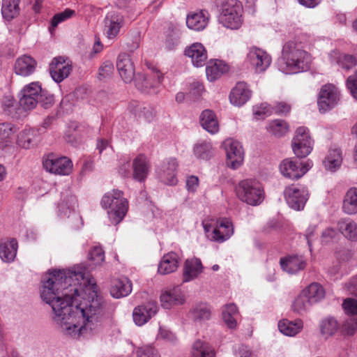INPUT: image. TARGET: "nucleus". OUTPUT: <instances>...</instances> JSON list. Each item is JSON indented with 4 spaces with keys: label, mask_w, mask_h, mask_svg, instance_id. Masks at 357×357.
Instances as JSON below:
<instances>
[{
    "label": "nucleus",
    "mask_w": 357,
    "mask_h": 357,
    "mask_svg": "<svg viewBox=\"0 0 357 357\" xmlns=\"http://www.w3.org/2000/svg\"><path fill=\"white\" fill-rule=\"evenodd\" d=\"M185 55L191 59L192 64L196 67L204 66L207 60V52L200 43H193L186 48Z\"/></svg>",
    "instance_id": "23"
},
{
    "label": "nucleus",
    "mask_w": 357,
    "mask_h": 357,
    "mask_svg": "<svg viewBox=\"0 0 357 357\" xmlns=\"http://www.w3.org/2000/svg\"><path fill=\"white\" fill-rule=\"evenodd\" d=\"M199 185V178L196 176H190L187 178L186 188L189 192H195Z\"/></svg>",
    "instance_id": "62"
},
{
    "label": "nucleus",
    "mask_w": 357,
    "mask_h": 357,
    "mask_svg": "<svg viewBox=\"0 0 357 357\" xmlns=\"http://www.w3.org/2000/svg\"><path fill=\"white\" fill-rule=\"evenodd\" d=\"M18 243L16 239L11 238L0 243V255L2 261H13L17 251Z\"/></svg>",
    "instance_id": "34"
},
{
    "label": "nucleus",
    "mask_w": 357,
    "mask_h": 357,
    "mask_svg": "<svg viewBox=\"0 0 357 357\" xmlns=\"http://www.w3.org/2000/svg\"><path fill=\"white\" fill-rule=\"evenodd\" d=\"M252 91L245 82H238L230 91V102L237 107L244 105L252 97Z\"/></svg>",
    "instance_id": "17"
},
{
    "label": "nucleus",
    "mask_w": 357,
    "mask_h": 357,
    "mask_svg": "<svg viewBox=\"0 0 357 357\" xmlns=\"http://www.w3.org/2000/svg\"><path fill=\"white\" fill-rule=\"evenodd\" d=\"M38 103L40 104L45 109L49 108L54 103V97L52 95L47 94L46 91L42 90Z\"/></svg>",
    "instance_id": "57"
},
{
    "label": "nucleus",
    "mask_w": 357,
    "mask_h": 357,
    "mask_svg": "<svg viewBox=\"0 0 357 357\" xmlns=\"http://www.w3.org/2000/svg\"><path fill=\"white\" fill-rule=\"evenodd\" d=\"M253 112L256 119H263L272 113V108L268 104L264 102L255 106Z\"/></svg>",
    "instance_id": "52"
},
{
    "label": "nucleus",
    "mask_w": 357,
    "mask_h": 357,
    "mask_svg": "<svg viewBox=\"0 0 357 357\" xmlns=\"http://www.w3.org/2000/svg\"><path fill=\"white\" fill-rule=\"evenodd\" d=\"M288 125L283 120H274L269 123V132L276 137H282L288 131Z\"/></svg>",
    "instance_id": "48"
},
{
    "label": "nucleus",
    "mask_w": 357,
    "mask_h": 357,
    "mask_svg": "<svg viewBox=\"0 0 357 357\" xmlns=\"http://www.w3.org/2000/svg\"><path fill=\"white\" fill-rule=\"evenodd\" d=\"M40 296L52 307L61 332L75 339L96 333L113 312L82 266L50 271L43 280Z\"/></svg>",
    "instance_id": "1"
},
{
    "label": "nucleus",
    "mask_w": 357,
    "mask_h": 357,
    "mask_svg": "<svg viewBox=\"0 0 357 357\" xmlns=\"http://www.w3.org/2000/svg\"><path fill=\"white\" fill-rule=\"evenodd\" d=\"M347 86L350 90L354 98L357 100V72L355 75L348 77Z\"/></svg>",
    "instance_id": "59"
},
{
    "label": "nucleus",
    "mask_w": 357,
    "mask_h": 357,
    "mask_svg": "<svg viewBox=\"0 0 357 357\" xmlns=\"http://www.w3.org/2000/svg\"><path fill=\"white\" fill-rule=\"evenodd\" d=\"M148 72L146 75L138 73L135 78L137 88L144 93H156L164 79L163 73L153 63L146 62Z\"/></svg>",
    "instance_id": "6"
},
{
    "label": "nucleus",
    "mask_w": 357,
    "mask_h": 357,
    "mask_svg": "<svg viewBox=\"0 0 357 357\" xmlns=\"http://www.w3.org/2000/svg\"><path fill=\"white\" fill-rule=\"evenodd\" d=\"M190 317L195 321H205L211 318V307L206 303H197L190 310Z\"/></svg>",
    "instance_id": "37"
},
{
    "label": "nucleus",
    "mask_w": 357,
    "mask_h": 357,
    "mask_svg": "<svg viewBox=\"0 0 357 357\" xmlns=\"http://www.w3.org/2000/svg\"><path fill=\"white\" fill-rule=\"evenodd\" d=\"M75 14V10L66 8L64 11L54 15L51 20V26L55 28L62 22L70 18Z\"/></svg>",
    "instance_id": "51"
},
{
    "label": "nucleus",
    "mask_w": 357,
    "mask_h": 357,
    "mask_svg": "<svg viewBox=\"0 0 357 357\" xmlns=\"http://www.w3.org/2000/svg\"><path fill=\"white\" fill-rule=\"evenodd\" d=\"M42 92L41 86L36 82L26 85L22 90L20 105L25 110H31L36 107Z\"/></svg>",
    "instance_id": "15"
},
{
    "label": "nucleus",
    "mask_w": 357,
    "mask_h": 357,
    "mask_svg": "<svg viewBox=\"0 0 357 357\" xmlns=\"http://www.w3.org/2000/svg\"><path fill=\"white\" fill-rule=\"evenodd\" d=\"M207 237L213 241L222 243L229 238L234 233L231 222L227 218L217 221L215 225L203 223Z\"/></svg>",
    "instance_id": "7"
},
{
    "label": "nucleus",
    "mask_w": 357,
    "mask_h": 357,
    "mask_svg": "<svg viewBox=\"0 0 357 357\" xmlns=\"http://www.w3.org/2000/svg\"><path fill=\"white\" fill-rule=\"evenodd\" d=\"M284 196L289 207L296 211H301L304 208L308 200L309 193L305 187L291 185L284 189Z\"/></svg>",
    "instance_id": "10"
},
{
    "label": "nucleus",
    "mask_w": 357,
    "mask_h": 357,
    "mask_svg": "<svg viewBox=\"0 0 357 357\" xmlns=\"http://www.w3.org/2000/svg\"><path fill=\"white\" fill-rule=\"evenodd\" d=\"M313 140L309 130L305 127H299L292 140V149L294 154L300 158H305L312 151Z\"/></svg>",
    "instance_id": "8"
},
{
    "label": "nucleus",
    "mask_w": 357,
    "mask_h": 357,
    "mask_svg": "<svg viewBox=\"0 0 357 357\" xmlns=\"http://www.w3.org/2000/svg\"><path fill=\"white\" fill-rule=\"evenodd\" d=\"M36 132L31 128H25L21 131L17 139V144L23 149H30L34 146Z\"/></svg>",
    "instance_id": "43"
},
{
    "label": "nucleus",
    "mask_w": 357,
    "mask_h": 357,
    "mask_svg": "<svg viewBox=\"0 0 357 357\" xmlns=\"http://www.w3.org/2000/svg\"><path fill=\"white\" fill-rule=\"evenodd\" d=\"M77 199L70 192L66 191L61 193V198L58 204L60 215H67L71 211H75L77 206Z\"/></svg>",
    "instance_id": "36"
},
{
    "label": "nucleus",
    "mask_w": 357,
    "mask_h": 357,
    "mask_svg": "<svg viewBox=\"0 0 357 357\" xmlns=\"http://www.w3.org/2000/svg\"><path fill=\"white\" fill-rule=\"evenodd\" d=\"M100 204L103 208L107 210L109 219L114 225L123 220L128 210V202L123 197V192L119 190L105 193Z\"/></svg>",
    "instance_id": "3"
},
{
    "label": "nucleus",
    "mask_w": 357,
    "mask_h": 357,
    "mask_svg": "<svg viewBox=\"0 0 357 357\" xmlns=\"http://www.w3.org/2000/svg\"><path fill=\"white\" fill-rule=\"evenodd\" d=\"M133 179L144 182L147 178L151 169V164L144 154H139L132 161Z\"/></svg>",
    "instance_id": "20"
},
{
    "label": "nucleus",
    "mask_w": 357,
    "mask_h": 357,
    "mask_svg": "<svg viewBox=\"0 0 357 357\" xmlns=\"http://www.w3.org/2000/svg\"><path fill=\"white\" fill-rule=\"evenodd\" d=\"M158 309V305L155 301H149L135 307L132 312L134 322L137 326L144 325L157 313Z\"/></svg>",
    "instance_id": "19"
},
{
    "label": "nucleus",
    "mask_w": 357,
    "mask_h": 357,
    "mask_svg": "<svg viewBox=\"0 0 357 357\" xmlns=\"http://www.w3.org/2000/svg\"><path fill=\"white\" fill-rule=\"evenodd\" d=\"M72 70L70 61L62 56L55 57L50 66V73L52 79L60 83L68 77Z\"/></svg>",
    "instance_id": "16"
},
{
    "label": "nucleus",
    "mask_w": 357,
    "mask_h": 357,
    "mask_svg": "<svg viewBox=\"0 0 357 357\" xmlns=\"http://www.w3.org/2000/svg\"><path fill=\"white\" fill-rule=\"evenodd\" d=\"M208 22V13L206 10L191 13L188 15L186 24L190 29L202 31L207 25Z\"/></svg>",
    "instance_id": "27"
},
{
    "label": "nucleus",
    "mask_w": 357,
    "mask_h": 357,
    "mask_svg": "<svg viewBox=\"0 0 357 357\" xmlns=\"http://www.w3.org/2000/svg\"><path fill=\"white\" fill-rule=\"evenodd\" d=\"M337 63L342 68L349 70L356 66V60L352 55L344 54L342 56H339V59Z\"/></svg>",
    "instance_id": "54"
},
{
    "label": "nucleus",
    "mask_w": 357,
    "mask_h": 357,
    "mask_svg": "<svg viewBox=\"0 0 357 357\" xmlns=\"http://www.w3.org/2000/svg\"><path fill=\"white\" fill-rule=\"evenodd\" d=\"M312 56L304 50L301 41L294 38L283 45L282 56L278 60V69L285 74L307 71L311 66Z\"/></svg>",
    "instance_id": "2"
},
{
    "label": "nucleus",
    "mask_w": 357,
    "mask_h": 357,
    "mask_svg": "<svg viewBox=\"0 0 357 357\" xmlns=\"http://www.w3.org/2000/svg\"><path fill=\"white\" fill-rule=\"evenodd\" d=\"M302 291L312 305L320 302L326 294L324 287L317 282L311 283Z\"/></svg>",
    "instance_id": "35"
},
{
    "label": "nucleus",
    "mask_w": 357,
    "mask_h": 357,
    "mask_svg": "<svg viewBox=\"0 0 357 357\" xmlns=\"http://www.w3.org/2000/svg\"><path fill=\"white\" fill-rule=\"evenodd\" d=\"M160 302L163 307L169 309L174 305H182L185 302V296L178 287L165 290L160 295Z\"/></svg>",
    "instance_id": "22"
},
{
    "label": "nucleus",
    "mask_w": 357,
    "mask_h": 357,
    "mask_svg": "<svg viewBox=\"0 0 357 357\" xmlns=\"http://www.w3.org/2000/svg\"><path fill=\"white\" fill-rule=\"evenodd\" d=\"M275 112L278 114H287L291 109V106L284 102H278L277 105L273 108Z\"/></svg>",
    "instance_id": "64"
},
{
    "label": "nucleus",
    "mask_w": 357,
    "mask_h": 357,
    "mask_svg": "<svg viewBox=\"0 0 357 357\" xmlns=\"http://www.w3.org/2000/svg\"><path fill=\"white\" fill-rule=\"evenodd\" d=\"M337 229L351 241H357V224L350 218H342L337 222Z\"/></svg>",
    "instance_id": "31"
},
{
    "label": "nucleus",
    "mask_w": 357,
    "mask_h": 357,
    "mask_svg": "<svg viewBox=\"0 0 357 357\" xmlns=\"http://www.w3.org/2000/svg\"><path fill=\"white\" fill-rule=\"evenodd\" d=\"M116 68L121 77L126 83H130L133 79L135 68L128 54L121 53L118 56Z\"/></svg>",
    "instance_id": "21"
},
{
    "label": "nucleus",
    "mask_w": 357,
    "mask_h": 357,
    "mask_svg": "<svg viewBox=\"0 0 357 357\" xmlns=\"http://www.w3.org/2000/svg\"><path fill=\"white\" fill-rule=\"evenodd\" d=\"M236 191L240 200L251 206L259 205L264 199V189L261 183L256 180L241 181Z\"/></svg>",
    "instance_id": "5"
},
{
    "label": "nucleus",
    "mask_w": 357,
    "mask_h": 357,
    "mask_svg": "<svg viewBox=\"0 0 357 357\" xmlns=\"http://www.w3.org/2000/svg\"><path fill=\"white\" fill-rule=\"evenodd\" d=\"M194 153L197 158L208 160L213 155L212 144L209 142H202L194 147Z\"/></svg>",
    "instance_id": "46"
},
{
    "label": "nucleus",
    "mask_w": 357,
    "mask_h": 357,
    "mask_svg": "<svg viewBox=\"0 0 357 357\" xmlns=\"http://www.w3.org/2000/svg\"><path fill=\"white\" fill-rule=\"evenodd\" d=\"M130 167V159L128 158L121 159L119 173L123 177H129L131 175Z\"/></svg>",
    "instance_id": "58"
},
{
    "label": "nucleus",
    "mask_w": 357,
    "mask_h": 357,
    "mask_svg": "<svg viewBox=\"0 0 357 357\" xmlns=\"http://www.w3.org/2000/svg\"><path fill=\"white\" fill-rule=\"evenodd\" d=\"M177 167L178 162L175 158L164 160L158 171L161 181L168 185H176L177 183Z\"/></svg>",
    "instance_id": "18"
},
{
    "label": "nucleus",
    "mask_w": 357,
    "mask_h": 357,
    "mask_svg": "<svg viewBox=\"0 0 357 357\" xmlns=\"http://www.w3.org/2000/svg\"><path fill=\"white\" fill-rule=\"evenodd\" d=\"M136 112H139V116H143L146 120L150 121L153 118V112L150 107H142L140 105H137V110Z\"/></svg>",
    "instance_id": "61"
},
{
    "label": "nucleus",
    "mask_w": 357,
    "mask_h": 357,
    "mask_svg": "<svg viewBox=\"0 0 357 357\" xmlns=\"http://www.w3.org/2000/svg\"><path fill=\"white\" fill-rule=\"evenodd\" d=\"M180 36L176 30L172 29L171 33L168 35L166 40V45L169 49H172L177 45L179 42Z\"/></svg>",
    "instance_id": "60"
},
{
    "label": "nucleus",
    "mask_w": 357,
    "mask_h": 357,
    "mask_svg": "<svg viewBox=\"0 0 357 357\" xmlns=\"http://www.w3.org/2000/svg\"><path fill=\"white\" fill-rule=\"evenodd\" d=\"M339 100V92L337 89L331 84H328L321 88L319 98L318 106L319 111L326 112L334 107Z\"/></svg>",
    "instance_id": "13"
},
{
    "label": "nucleus",
    "mask_w": 357,
    "mask_h": 357,
    "mask_svg": "<svg viewBox=\"0 0 357 357\" xmlns=\"http://www.w3.org/2000/svg\"><path fill=\"white\" fill-rule=\"evenodd\" d=\"M228 69V66L222 61L211 60L208 63L206 68L207 79L210 82H213L227 72Z\"/></svg>",
    "instance_id": "30"
},
{
    "label": "nucleus",
    "mask_w": 357,
    "mask_h": 357,
    "mask_svg": "<svg viewBox=\"0 0 357 357\" xmlns=\"http://www.w3.org/2000/svg\"><path fill=\"white\" fill-rule=\"evenodd\" d=\"M17 130V128L10 123L5 122L0 123V139L6 142L7 146L8 143L12 142Z\"/></svg>",
    "instance_id": "45"
},
{
    "label": "nucleus",
    "mask_w": 357,
    "mask_h": 357,
    "mask_svg": "<svg viewBox=\"0 0 357 357\" xmlns=\"http://www.w3.org/2000/svg\"><path fill=\"white\" fill-rule=\"evenodd\" d=\"M43 167L49 172L59 175H68L73 169V162L67 157H58L54 153L43 158Z\"/></svg>",
    "instance_id": "9"
},
{
    "label": "nucleus",
    "mask_w": 357,
    "mask_h": 357,
    "mask_svg": "<svg viewBox=\"0 0 357 357\" xmlns=\"http://www.w3.org/2000/svg\"><path fill=\"white\" fill-rule=\"evenodd\" d=\"M222 319L227 326L231 329L237 326V317L239 312L234 303H229L223 307L222 311Z\"/></svg>",
    "instance_id": "38"
},
{
    "label": "nucleus",
    "mask_w": 357,
    "mask_h": 357,
    "mask_svg": "<svg viewBox=\"0 0 357 357\" xmlns=\"http://www.w3.org/2000/svg\"><path fill=\"white\" fill-rule=\"evenodd\" d=\"M200 123L202 128L211 134L219 130V124L215 113L210 110L203 111L200 115Z\"/></svg>",
    "instance_id": "33"
},
{
    "label": "nucleus",
    "mask_w": 357,
    "mask_h": 357,
    "mask_svg": "<svg viewBox=\"0 0 357 357\" xmlns=\"http://www.w3.org/2000/svg\"><path fill=\"white\" fill-rule=\"evenodd\" d=\"M89 259L94 265H100L105 260V252L100 246H94L89 252Z\"/></svg>",
    "instance_id": "50"
},
{
    "label": "nucleus",
    "mask_w": 357,
    "mask_h": 357,
    "mask_svg": "<svg viewBox=\"0 0 357 357\" xmlns=\"http://www.w3.org/2000/svg\"><path fill=\"white\" fill-rule=\"evenodd\" d=\"M114 69V65L111 61H105L99 68V78L101 79L110 77Z\"/></svg>",
    "instance_id": "55"
},
{
    "label": "nucleus",
    "mask_w": 357,
    "mask_h": 357,
    "mask_svg": "<svg viewBox=\"0 0 357 357\" xmlns=\"http://www.w3.org/2000/svg\"><path fill=\"white\" fill-rule=\"evenodd\" d=\"M123 24L124 20L122 16L112 15L110 18L107 16L105 22L107 36L110 39L115 38Z\"/></svg>",
    "instance_id": "40"
},
{
    "label": "nucleus",
    "mask_w": 357,
    "mask_h": 357,
    "mask_svg": "<svg viewBox=\"0 0 357 357\" xmlns=\"http://www.w3.org/2000/svg\"><path fill=\"white\" fill-rule=\"evenodd\" d=\"M281 268L286 272L294 274L303 270L306 266V261L302 256L293 255L285 258H281Z\"/></svg>",
    "instance_id": "26"
},
{
    "label": "nucleus",
    "mask_w": 357,
    "mask_h": 357,
    "mask_svg": "<svg viewBox=\"0 0 357 357\" xmlns=\"http://www.w3.org/2000/svg\"><path fill=\"white\" fill-rule=\"evenodd\" d=\"M202 271L203 266L199 259H188L183 266V282H188L196 279Z\"/></svg>",
    "instance_id": "24"
},
{
    "label": "nucleus",
    "mask_w": 357,
    "mask_h": 357,
    "mask_svg": "<svg viewBox=\"0 0 357 357\" xmlns=\"http://www.w3.org/2000/svg\"><path fill=\"white\" fill-rule=\"evenodd\" d=\"M193 357H215L214 350L208 344L197 340L192 349Z\"/></svg>",
    "instance_id": "44"
},
{
    "label": "nucleus",
    "mask_w": 357,
    "mask_h": 357,
    "mask_svg": "<svg viewBox=\"0 0 357 357\" xmlns=\"http://www.w3.org/2000/svg\"><path fill=\"white\" fill-rule=\"evenodd\" d=\"M338 328L337 321L334 318H328L321 324V332L323 335L330 336L333 335Z\"/></svg>",
    "instance_id": "49"
},
{
    "label": "nucleus",
    "mask_w": 357,
    "mask_h": 357,
    "mask_svg": "<svg viewBox=\"0 0 357 357\" xmlns=\"http://www.w3.org/2000/svg\"><path fill=\"white\" fill-rule=\"evenodd\" d=\"M136 354L137 357H159L158 351L151 345L138 348Z\"/></svg>",
    "instance_id": "53"
},
{
    "label": "nucleus",
    "mask_w": 357,
    "mask_h": 357,
    "mask_svg": "<svg viewBox=\"0 0 357 357\" xmlns=\"http://www.w3.org/2000/svg\"><path fill=\"white\" fill-rule=\"evenodd\" d=\"M247 61L256 73L264 72L271 63V56L264 50L251 47L247 54Z\"/></svg>",
    "instance_id": "12"
},
{
    "label": "nucleus",
    "mask_w": 357,
    "mask_h": 357,
    "mask_svg": "<svg viewBox=\"0 0 357 357\" xmlns=\"http://www.w3.org/2000/svg\"><path fill=\"white\" fill-rule=\"evenodd\" d=\"M131 291L132 283L127 278L114 280L110 287V294L116 298L127 296Z\"/></svg>",
    "instance_id": "29"
},
{
    "label": "nucleus",
    "mask_w": 357,
    "mask_h": 357,
    "mask_svg": "<svg viewBox=\"0 0 357 357\" xmlns=\"http://www.w3.org/2000/svg\"><path fill=\"white\" fill-rule=\"evenodd\" d=\"M343 211L349 215L357 213V188H349L343 200Z\"/></svg>",
    "instance_id": "39"
},
{
    "label": "nucleus",
    "mask_w": 357,
    "mask_h": 357,
    "mask_svg": "<svg viewBox=\"0 0 357 357\" xmlns=\"http://www.w3.org/2000/svg\"><path fill=\"white\" fill-rule=\"evenodd\" d=\"M204 91V85L200 82L195 81L190 84V92L195 97H199Z\"/></svg>",
    "instance_id": "63"
},
{
    "label": "nucleus",
    "mask_w": 357,
    "mask_h": 357,
    "mask_svg": "<svg viewBox=\"0 0 357 357\" xmlns=\"http://www.w3.org/2000/svg\"><path fill=\"white\" fill-rule=\"evenodd\" d=\"M180 264V257L174 252L165 254L161 259L158 272L161 275H167L176 271Z\"/></svg>",
    "instance_id": "25"
},
{
    "label": "nucleus",
    "mask_w": 357,
    "mask_h": 357,
    "mask_svg": "<svg viewBox=\"0 0 357 357\" xmlns=\"http://www.w3.org/2000/svg\"><path fill=\"white\" fill-rule=\"evenodd\" d=\"M158 339H162L171 343H174L176 341V335L172 331L162 327L159 328Z\"/></svg>",
    "instance_id": "56"
},
{
    "label": "nucleus",
    "mask_w": 357,
    "mask_h": 357,
    "mask_svg": "<svg viewBox=\"0 0 357 357\" xmlns=\"http://www.w3.org/2000/svg\"><path fill=\"white\" fill-rule=\"evenodd\" d=\"M311 166L308 162L303 164L296 160L285 159L281 162L280 169L285 177L298 179L310 169Z\"/></svg>",
    "instance_id": "14"
},
{
    "label": "nucleus",
    "mask_w": 357,
    "mask_h": 357,
    "mask_svg": "<svg viewBox=\"0 0 357 357\" xmlns=\"http://www.w3.org/2000/svg\"><path fill=\"white\" fill-rule=\"evenodd\" d=\"M303 327V324L301 319H298L295 321L283 319L278 323L279 331L287 336L296 335L301 331Z\"/></svg>",
    "instance_id": "41"
},
{
    "label": "nucleus",
    "mask_w": 357,
    "mask_h": 357,
    "mask_svg": "<svg viewBox=\"0 0 357 357\" xmlns=\"http://www.w3.org/2000/svg\"><path fill=\"white\" fill-rule=\"evenodd\" d=\"M312 304L310 302L307 298L304 295L303 291L295 298L293 304L292 309L294 312L302 314L305 312Z\"/></svg>",
    "instance_id": "47"
},
{
    "label": "nucleus",
    "mask_w": 357,
    "mask_h": 357,
    "mask_svg": "<svg viewBox=\"0 0 357 357\" xmlns=\"http://www.w3.org/2000/svg\"><path fill=\"white\" fill-rule=\"evenodd\" d=\"M243 8L238 0H225L221 5L219 22L231 29H238L243 23Z\"/></svg>",
    "instance_id": "4"
},
{
    "label": "nucleus",
    "mask_w": 357,
    "mask_h": 357,
    "mask_svg": "<svg viewBox=\"0 0 357 357\" xmlns=\"http://www.w3.org/2000/svg\"><path fill=\"white\" fill-rule=\"evenodd\" d=\"M342 152L339 149L329 151L328 155L323 161L325 168L330 171H335L342 163Z\"/></svg>",
    "instance_id": "42"
},
{
    "label": "nucleus",
    "mask_w": 357,
    "mask_h": 357,
    "mask_svg": "<svg viewBox=\"0 0 357 357\" xmlns=\"http://www.w3.org/2000/svg\"><path fill=\"white\" fill-rule=\"evenodd\" d=\"M36 66V62L32 57L23 55L16 60L14 69L17 75L26 77L34 72Z\"/></svg>",
    "instance_id": "28"
},
{
    "label": "nucleus",
    "mask_w": 357,
    "mask_h": 357,
    "mask_svg": "<svg viewBox=\"0 0 357 357\" xmlns=\"http://www.w3.org/2000/svg\"><path fill=\"white\" fill-rule=\"evenodd\" d=\"M222 146L225 150L227 165L233 169H238L243 163L244 159V152L243 147L239 142L233 139H227Z\"/></svg>",
    "instance_id": "11"
},
{
    "label": "nucleus",
    "mask_w": 357,
    "mask_h": 357,
    "mask_svg": "<svg viewBox=\"0 0 357 357\" xmlns=\"http://www.w3.org/2000/svg\"><path fill=\"white\" fill-rule=\"evenodd\" d=\"M20 1L21 0H2L1 14L5 20L10 22L19 16Z\"/></svg>",
    "instance_id": "32"
}]
</instances>
